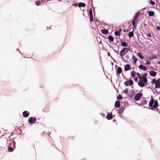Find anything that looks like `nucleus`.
<instances>
[{
    "label": "nucleus",
    "instance_id": "f257e3e1",
    "mask_svg": "<svg viewBox=\"0 0 160 160\" xmlns=\"http://www.w3.org/2000/svg\"><path fill=\"white\" fill-rule=\"evenodd\" d=\"M130 50V47L124 48L120 51V55L122 58H123V57Z\"/></svg>",
    "mask_w": 160,
    "mask_h": 160
},
{
    "label": "nucleus",
    "instance_id": "f03ea898",
    "mask_svg": "<svg viewBox=\"0 0 160 160\" xmlns=\"http://www.w3.org/2000/svg\"><path fill=\"white\" fill-rule=\"evenodd\" d=\"M148 74L147 73H145L142 76V82L144 84V86L145 85H147L148 84V78L147 76Z\"/></svg>",
    "mask_w": 160,
    "mask_h": 160
},
{
    "label": "nucleus",
    "instance_id": "7ed1b4c3",
    "mask_svg": "<svg viewBox=\"0 0 160 160\" xmlns=\"http://www.w3.org/2000/svg\"><path fill=\"white\" fill-rule=\"evenodd\" d=\"M136 75H137L139 80V81L138 82V85L141 87H144V84H143L142 82V76H141L140 74L138 72H136Z\"/></svg>",
    "mask_w": 160,
    "mask_h": 160
},
{
    "label": "nucleus",
    "instance_id": "20e7f679",
    "mask_svg": "<svg viewBox=\"0 0 160 160\" xmlns=\"http://www.w3.org/2000/svg\"><path fill=\"white\" fill-rule=\"evenodd\" d=\"M136 75H137L139 80V81L138 82V85L141 87H144V84H143L142 82V76H141L140 74L138 72H136Z\"/></svg>",
    "mask_w": 160,
    "mask_h": 160
},
{
    "label": "nucleus",
    "instance_id": "39448f33",
    "mask_svg": "<svg viewBox=\"0 0 160 160\" xmlns=\"http://www.w3.org/2000/svg\"><path fill=\"white\" fill-rule=\"evenodd\" d=\"M37 121L36 118L33 117H30L29 118L28 122L30 124H35Z\"/></svg>",
    "mask_w": 160,
    "mask_h": 160
},
{
    "label": "nucleus",
    "instance_id": "423d86ee",
    "mask_svg": "<svg viewBox=\"0 0 160 160\" xmlns=\"http://www.w3.org/2000/svg\"><path fill=\"white\" fill-rule=\"evenodd\" d=\"M142 96V93H138L136 94L134 97V99L136 101H138L140 100Z\"/></svg>",
    "mask_w": 160,
    "mask_h": 160
},
{
    "label": "nucleus",
    "instance_id": "0eeeda50",
    "mask_svg": "<svg viewBox=\"0 0 160 160\" xmlns=\"http://www.w3.org/2000/svg\"><path fill=\"white\" fill-rule=\"evenodd\" d=\"M124 84L126 86L129 85L131 86L133 84V82L132 80H130L129 81H127L124 82Z\"/></svg>",
    "mask_w": 160,
    "mask_h": 160
},
{
    "label": "nucleus",
    "instance_id": "6e6552de",
    "mask_svg": "<svg viewBox=\"0 0 160 160\" xmlns=\"http://www.w3.org/2000/svg\"><path fill=\"white\" fill-rule=\"evenodd\" d=\"M138 20L137 18L134 17L133 20L132 21V25L133 27L136 28V25H135L136 24L138 23Z\"/></svg>",
    "mask_w": 160,
    "mask_h": 160
},
{
    "label": "nucleus",
    "instance_id": "1a4fd4ad",
    "mask_svg": "<svg viewBox=\"0 0 160 160\" xmlns=\"http://www.w3.org/2000/svg\"><path fill=\"white\" fill-rule=\"evenodd\" d=\"M158 102L157 101H155L153 106L150 108V109L153 110L154 109L157 108L158 106Z\"/></svg>",
    "mask_w": 160,
    "mask_h": 160
},
{
    "label": "nucleus",
    "instance_id": "9d476101",
    "mask_svg": "<svg viewBox=\"0 0 160 160\" xmlns=\"http://www.w3.org/2000/svg\"><path fill=\"white\" fill-rule=\"evenodd\" d=\"M132 68L129 64H126L124 66V70L125 71H127L129 70H130Z\"/></svg>",
    "mask_w": 160,
    "mask_h": 160
},
{
    "label": "nucleus",
    "instance_id": "9b49d317",
    "mask_svg": "<svg viewBox=\"0 0 160 160\" xmlns=\"http://www.w3.org/2000/svg\"><path fill=\"white\" fill-rule=\"evenodd\" d=\"M138 68L144 71H146L147 70V68L146 67L142 65H140L138 67Z\"/></svg>",
    "mask_w": 160,
    "mask_h": 160
},
{
    "label": "nucleus",
    "instance_id": "f8f14e48",
    "mask_svg": "<svg viewBox=\"0 0 160 160\" xmlns=\"http://www.w3.org/2000/svg\"><path fill=\"white\" fill-rule=\"evenodd\" d=\"M154 102V99L153 98H152L150 101L149 102V105L151 108L153 106V105Z\"/></svg>",
    "mask_w": 160,
    "mask_h": 160
},
{
    "label": "nucleus",
    "instance_id": "ddd939ff",
    "mask_svg": "<svg viewBox=\"0 0 160 160\" xmlns=\"http://www.w3.org/2000/svg\"><path fill=\"white\" fill-rule=\"evenodd\" d=\"M159 79L158 80L155 82V88H160V85L159 84L160 81Z\"/></svg>",
    "mask_w": 160,
    "mask_h": 160
},
{
    "label": "nucleus",
    "instance_id": "4468645a",
    "mask_svg": "<svg viewBox=\"0 0 160 160\" xmlns=\"http://www.w3.org/2000/svg\"><path fill=\"white\" fill-rule=\"evenodd\" d=\"M29 112H28L27 111H24L23 112L22 115L24 117H27L29 115Z\"/></svg>",
    "mask_w": 160,
    "mask_h": 160
},
{
    "label": "nucleus",
    "instance_id": "2eb2a0df",
    "mask_svg": "<svg viewBox=\"0 0 160 160\" xmlns=\"http://www.w3.org/2000/svg\"><path fill=\"white\" fill-rule=\"evenodd\" d=\"M101 32L103 34H107L108 33V30L105 29H102L101 30Z\"/></svg>",
    "mask_w": 160,
    "mask_h": 160
},
{
    "label": "nucleus",
    "instance_id": "dca6fc26",
    "mask_svg": "<svg viewBox=\"0 0 160 160\" xmlns=\"http://www.w3.org/2000/svg\"><path fill=\"white\" fill-rule=\"evenodd\" d=\"M106 118L108 120H111L112 118V113L108 114L106 116Z\"/></svg>",
    "mask_w": 160,
    "mask_h": 160
},
{
    "label": "nucleus",
    "instance_id": "f3484780",
    "mask_svg": "<svg viewBox=\"0 0 160 160\" xmlns=\"http://www.w3.org/2000/svg\"><path fill=\"white\" fill-rule=\"evenodd\" d=\"M149 74L151 76H155L157 74V73L154 71H151L150 72Z\"/></svg>",
    "mask_w": 160,
    "mask_h": 160
},
{
    "label": "nucleus",
    "instance_id": "a211bd4d",
    "mask_svg": "<svg viewBox=\"0 0 160 160\" xmlns=\"http://www.w3.org/2000/svg\"><path fill=\"white\" fill-rule=\"evenodd\" d=\"M121 45L122 46H123L124 47H128V44L125 42H121Z\"/></svg>",
    "mask_w": 160,
    "mask_h": 160
},
{
    "label": "nucleus",
    "instance_id": "6ab92c4d",
    "mask_svg": "<svg viewBox=\"0 0 160 160\" xmlns=\"http://www.w3.org/2000/svg\"><path fill=\"white\" fill-rule=\"evenodd\" d=\"M122 71V69L121 68L118 67V68L117 70V74H118L121 73Z\"/></svg>",
    "mask_w": 160,
    "mask_h": 160
},
{
    "label": "nucleus",
    "instance_id": "aec40b11",
    "mask_svg": "<svg viewBox=\"0 0 160 160\" xmlns=\"http://www.w3.org/2000/svg\"><path fill=\"white\" fill-rule=\"evenodd\" d=\"M120 105V102L119 101H116L115 104V106L116 108H119Z\"/></svg>",
    "mask_w": 160,
    "mask_h": 160
},
{
    "label": "nucleus",
    "instance_id": "412c9836",
    "mask_svg": "<svg viewBox=\"0 0 160 160\" xmlns=\"http://www.w3.org/2000/svg\"><path fill=\"white\" fill-rule=\"evenodd\" d=\"M132 59L133 60V63L134 64H135L137 62V59L136 57L133 55Z\"/></svg>",
    "mask_w": 160,
    "mask_h": 160
},
{
    "label": "nucleus",
    "instance_id": "4be33fe9",
    "mask_svg": "<svg viewBox=\"0 0 160 160\" xmlns=\"http://www.w3.org/2000/svg\"><path fill=\"white\" fill-rule=\"evenodd\" d=\"M136 75V72L134 71L131 72V76L132 78H134Z\"/></svg>",
    "mask_w": 160,
    "mask_h": 160
},
{
    "label": "nucleus",
    "instance_id": "5701e85b",
    "mask_svg": "<svg viewBox=\"0 0 160 160\" xmlns=\"http://www.w3.org/2000/svg\"><path fill=\"white\" fill-rule=\"evenodd\" d=\"M85 5H86L84 3L82 2H80L78 5V6L79 7H85Z\"/></svg>",
    "mask_w": 160,
    "mask_h": 160
},
{
    "label": "nucleus",
    "instance_id": "b1692460",
    "mask_svg": "<svg viewBox=\"0 0 160 160\" xmlns=\"http://www.w3.org/2000/svg\"><path fill=\"white\" fill-rule=\"evenodd\" d=\"M157 58V56L155 55H152V56L149 57V60H152L153 59Z\"/></svg>",
    "mask_w": 160,
    "mask_h": 160
},
{
    "label": "nucleus",
    "instance_id": "393cba45",
    "mask_svg": "<svg viewBox=\"0 0 160 160\" xmlns=\"http://www.w3.org/2000/svg\"><path fill=\"white\" fill-rule=\"evenodd\" d=\"M148 14L149 16H153L154 15V12L152 11H149L148 12Z\"/></svg>",
    "mask_w": 160,
    "mask_h": 160
},
{
    "label": "nucleus",
    "instance_id": "a878e982",
    "mask_svg": "<svg viewBox=\"0 0 160 160\" xmlns=\"http://www.w3.org/2000/svg\"><path fill=\"white\" fill-rule=\"evenodd\" d=\"M124 109V108L123 107H121L119 109L118 112L119 113L121 114L123 112Z\"/></svg>",
    "mask_w": 160,
    "mask_h": 160
},
{
    "label": "nucleus",
    "instance_id": "bb28decb",
    "mask_svg": "<svg viewBox=\"0 0 160 160\" xmlns=\"http://www.w3.org/2000/svg\"><path fill=\"white\" fill-rule=\"evenodd\" d=\"M137 54L138 56L139 57V58L141 59H143V58L144 57L142 55L141 53L139 52V53H137Z\"/></svg>",
    "mask_w": 160,
    "mask_h": 160
},
{
    "label": "nucleus",
    "instance_id": "cd10ccee",
    "mask_svg": "<svg viewBox=\"0 0 160 160\" xmlns=\"http://www.w3.org/2000/svg\"><path fill=\"white\" fill-rule=\"evenodd\" d=\"M108 39L111 41H113L114 38L111 35H109L108 38Z\"/></svg>",
    "mask_w": 160,
    "mask_h": 160
},
{
    "label": "nucleus",
    "instance_id": "c85d7f7f",
    "mask_svg": "<svg viewBox=\"0 0 160 160\" xmlns=\"http://www.w3.org/2000/svg\"><path fill=\"white\" fill-rule=\"evenodd\" d=\"M133 35H134V34H133V32H129V33H128V36H129V37L130 38H132V36H133Z\"/></svg>",
    "mask_w": 160,
    "mask_h": 160
},
{
    "label": "nucleus",
    "instance_id": "c756f323",
    "mask_svg": "<svg viewBox=\"0 0 160 160\" xmlns=\"http://www.w3.org/2000/svg\"><path fill=\"white\" fill-rule=\"evenodd\" d=\"M147 101L146 100H143L142 102V105H145V104H147Z\"/></svg>",
    "mask_w": 160,
    "mask_h": 160
},
{
    "label": "nucleus",
    "instance_id": "7c9ffc66",
    "mask_svg": "<svg viewBox=\"0 0 160 160\" xmlns=\"http://www.w3.org/2000/svg\"><path fill=\"white\" fill-rule=\"evenodd\" d=\"M90 17V21L91 22L93 21V15H89Z\"/></svg>",
    "mask_w": 160,
    "mask_h": 160
},
{
    "label": "nucleus",
    "instance_id": "2f4dec72",
    "mask_svg": "<svg viewBox=\"0 0 160 160\" xmlns=\"http://www.w3.org/2000/svg\"><path fill=\"white\" fill-rule=\"evenodd\" d=\"M115 34L116 36H119L120 35V32L119 31H116L115 32Z\"/></svg>",
    "mask_w": 160,
    "mask_h": 160
},
{
    "label": "nucleus",
    "instance_id": "473e14b6",
    "mask_svg": "<svg viewBox=\"0 0 160 160\" xmlns=\"http://www.w3.org/2000/svg\"><path fill=\"white\" fill-rule=\"evenodd\" d=\"M117 98L119 100H121L122 98V97L121 95L119 94L118 97Z\"/></svg>",
    "mask_w": 160,
    "mask_h": 160
},
{
    "label": "nucleus",
    "instance_id": "72a5a7b5",
    "mask_svg": "<svg viewBox=\"0 0 160 160\" xmlns=\"http://www.w3.org/2000/svg\"><path fill=\"white\" fill-rule=\"evenodd\" d=\"M8 151H9V152H12L13 150V148H12L11 147H8Z\"/></svg>",
    "mask_w": 160,
    "mask_h": 160
},
{
    "label": "nucleus",
    "instance_id": "f704fd0d",
    "mask_svg": "<svg viewBox=\"0 0 160 160\" xmlns=\"http://www.w3.org/2000/svg\"><path fill=\"white\" fill-rule=\"evenodd\" d=\"M149 2L152 5H154L155 4V2L152 0H150L149 1Z\"/></svg>",
    "mask_w": 160,
    "mask_h": 160
},
{
    "label": "nucleus",
    "instance_id": "c9c22d12",
    "mask_svg": "<svg viewBox=\"0 0 160 160\" xmlns=\"http://www.w3.org/2000/svg\"><path fill=\"white\" fill-rule=\"evenodd\" d=\"M89 15H93L92 11L91 9H90L89 11Z\"/></svg>",
    "mask_w": 160,
    "mask_h": 160
},
{
    "label": "nucleus",
    "instance_id": "e433bc0d",
    "mask_svg": "<svg viewBox=\"0 0 160 160\" xmlns=\"http://www.w3.org/2000/svg\"><path fill=\"white\" fill-rule=\"evenodd\" d=\"M139 12H137L135 15V16L134 17L135 18H138L139 15Z\"/></svg>",
    "mask_w": 160,
    "mask_h": 160
},
{
    "label": "nucleus",
    "instance_id": "4c0bfd02",
    "mask_svg": "<svg viewBox=\"0 0 160 160\" xmlns=\"http://www.w3.org/2000/svg\"><path fill=\"white\" fill-rule=\"evenodd\" d=\"M156 80L155 79H153L152 81V84H154V83H155V82L156 81Z\"/></svg>",
    "mask_w": 160,
    "mask_h": 160
},
{
    "label": "nucleus",
    "instance_id": "58836bf2",
    "mask_svg": "<svg viewBox=\"0 0 160 160\" xmlns=\"http://www.w3.org/2000/svg\"><path fill=\"white\" fill-rule=\"evenodd\" d=\"M147 35L149 37H151V33L150 32H149L148 33H147Z\"/></svg>",
    "mask_w": 160,
    "mask_h": 160
},
{
    "label": "nucleus",
    "instance_id": "ea45409f",
    "mask_svg": "<svg viewBox=\"0 0 160 160\" xmlns=\"http://www.w3.org/2000/svg\"><path fill=\"white\" fill-rule=\"evenodd\" d=\"M134 80L135 82H137L138 81V78L137 77H135L134 79Z\"/></svg>",
    "mask_w": 160,
    "mask_h": 160
},
{
    "label": "nucleus",
    "instance_id": "a19ab883",
    "mask_svg": "<svg viewBox=\"0 0 160 160\" xmlns=\"http://www.w3.org/2000/svg\"><path fill=\"white\" fill-rule=\"evenodd\" d=\"M41 3V2H39V1H38L36 3V4L38 6H39L40 5Z\"/></svg>",
    "mask_w": 160,
    "mask_h": 160
},
{
    "label": "nucleus",
    "instance_id": "79ce46f5",
    "mask_svg": "<svg viewBox=\"0 0 160 160\" xmlns=\"http://www.w3.org/2000/svg\"><path fill=\"white\" fill-rule=\"evenodd\" d=\"M146 63H147V64H148V65H150L151 64V62H150V61H146Z\"/></svg>",
    "mask_w": 160,
    "mask_h": 160
},
{
    "label": "nucleus",
    "instance_id": "37998d69",
    "mask_svg": "<svg viewBox=\"0 0 160 160\" xmlns=\"http://www.w3.org/2000/svg\"><path fill=\"white\" fill-rule=\"evenodd\" d=\"M157 29L159 31L160 29V27L159 26L157 27Z\"/></svg>",
    "mask_w": 160,
    "mask_h": 160
},
{
    "label": "nucleus",
    "instance_id": "c03bdc74",
    "mask_svg": "<svg viewBox=\"0 0 160 160\" xmlns=\"http://www.w3.org/2000/svg\"><path fill=\"white\" fill-rule=\"evenodd\" d=\"M14 142H12L10 143V146H11L12 145H14Z\"/></svg>",
    "mask_w": 160,
    "mask_h": 160
},
{
    "label": "nucleus",
    "instance_id": "a18cd8bd",
    "mask_svg": "<svg viewBox=\"0 0 160 160\" xmlns=\"http://www.w3.org/2000/svg\"><path fill=\"white\" fill-rule=\"evenodd\" d=\"M123 31L125 32H127L128 31V30H125V29H123Z\"/></svg>",
    "mask_w": 160,
    "mask_h": 160
},
{
    "label": "nucleus",
    "instance_id": "49530a36",
    "mask_svg": "<svg viewBox=\"0 0 160 160\" xmlns=\"http://www.w3.org/2000/svg\"><path fill=\"white\" fill-rule=\"evenodd\" d=\"M72 6H74L75 7H77V4H73L72 5Z\"/></svg>",
    "mask_w": 160,
    "mask_h": 160
},
{
    "label": "nucleus",
    "instance_id": "de8ad7c7",
    "mask_svg": "<svg viewBox=\"0 0 160 160\" xmlns=\"http://www.w3.org/2000/svg\"><path fill=\"white\" fill-rule=\"evenodd\" d=\"M127 94L128 93V89H126L124 91Z\"/></svg>",
    "mask_w": 160,
    "mask_h": 160
},
{
    "label": "nucleus",
    "instance_id": "09e8293b",
    "mask_svg": "<svg viewBox=\"0 0 160 160\" xmlns=\"http://www.w3.org/2000/svg\"><path fill=\"white\" fill-rule=\"evenodd\" d=\"M99 43L100 44H102V41H100L99 42Z\"/></svg>",
    "mask_w": 160,
    "mask_h": 160
},
{
    "label": "nucleus",
    "instance_id": "8fccbe9b",
    "mask_svg": "<svg viewBox=\"0 0 160 160\" xmlns=\"http://www.w3.org/2000/svg\"><path fill=\"white\" fill-rule=\"evenodd\" d=\"M158 63L159 64H160V62H158Z\"/></svg>",
    "mask_w": 160,
    "mask_h": 160
},
{
    "label": "nucleus",
    "instance_id": "3c124183",
    "mask_svg": "<svg viewBox=\"0 0 160 160\" xmlns=\"http://www.w3.org/2000/svg\"><path fill=\"white\" fill-rule=\"evenodd\" d=\"M108 55H109L110 54V53L109 52H108Z\"/></svg>",
    "mask_w": 160,
    "mask_h": 160
},
{
    "label": "nucleus",
    "instance_id": "603ef678",
    "mask_svg": "<svg viewBox=\"0 0 160 160\" xmlns=\"http://www.w3.org/2000/svg\"><path fill=\"white\" fill-rule=\"evenodd\" d=\"M58 0V1H61L62 0Z\"/></svg>",
    "mask_w": 160,
    "mask_h": 160
},
{
    "label": "nucleus",
    "instance_id": "864d4df0",
    "mask_svg": "<svg viewBox=\"0 0 160 160\" xmlns=\"http://www.w3.org/2000/svg\"><path fill=\"white\" fill-rule=\"evenodd\" d=\"M159 100H160V97L159 98Z\"/></svg>",
    "mask_w": 160,
    "mask_h": 160
}]
</instances>
